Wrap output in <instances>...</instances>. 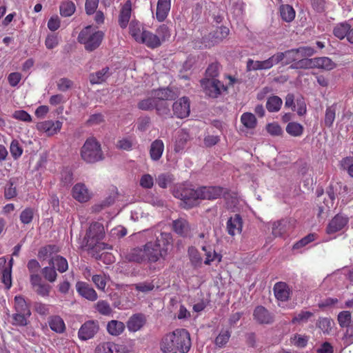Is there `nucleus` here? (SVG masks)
<instances>
[{
    "label": "nucleus",
    "instance_id": "nucleus-1",
    "mask_svg": "<svg viewBox=\"0 0 353 353\" xmlns=\"http://www.w3.org/2000/svg\"><path fill=\"white\" fill-rule=\"evenodd\" d=\"M190 347V335L185 329H176L165 334L160 343L163 353H187Z\"/></svg>",
    "mask_w": 353,
    "mask_h": 353
},
{
    "label": "nucleus",
    "instance_id": "nucleus-2",
    "mask_svg": "<svg viewBox=\"0 0 353 353\" xmlns=\"http://www.w3.org/2000/svg\"><path fill=\"white\" fill-rule=\"evenodd\" d=\"M155 236L154 241H149L143 245L146 261L150 263L165 260L169 247L173 242L172 236L169 232H160Z\"/></svg>",
    "mask_w": 353,
    "mask_h": 353
},
{
    "label": "nucleus",
    "instance_id": "nucleus-3",
    "mask_svg": "<svg viewBox=\"0 0 353 353\" xmlns=\"http://www.w3.org/2000/svg\"><path fill=\"white\" fill-rule=\"evenodd\" d=\"M173 196L181 201L180 206L189 210L199 205L201 201L199 188L192 185L180 184L172 191Z\"/></svg>",
    "mask_w": 353,
    "mask_h": 353
},
{
    "label": "nucleus",
    "instance_id": "nucleus-4",
    "mask_svg": "<svg viewBox=\"0 0 353 353\" xmlns=\"http://www.w3.org/2000/svg\"><path fill=\"white\" fill-rule=\"evenodd\" d=\"M105 235L104 228L102 223L94 222L92 223L85 237L86 240V246L88 249L95 251L109 249L108 244L101 243Z\"/></svg>",
    "mask_w": 353,
    "mask_h": 353
},
{
    "label": "nucleus",
    "instance_id": "nucleus-5",
    "mask_svg": "<svg viewBox=\"0 0 353 353\" xmlns=\"http://www.w3.org/2000/svg\"><path fill=\"white\" fill-rule=\"evenodd\" d=\"M104 33L100 30H94L91 26H88L83 28L78 36V41L84 45L85 49L88 52H92L99 47Z\"/></svg>",
    "mask_w": 353,
    "mask_h": 353
},
{
    "label": "nucleus",
    "instance_id": "nucleus-6",
    "mask_svg": "<svg viewBox=\"0 0 353 353\" xmlns=\"http://www.w3.org/2000/svg\"><path fill=\"white\" fill-rule=\"evenodd\" d=\"M81 157L88 163H94L103 159L101 144L94 137L86 139L81 150Z\"/></svg>",
    "mask_w": 353,
    "mask_h": 353
},
{
    "label": "nucleus",
    "instance_id": "nucleus-7",
    "mask_svg": "<svg viewBox=\"0 0 353 353\" xmlns=\"http://www.w3.org/2000/svg\"><path fill=\"white\" fill-rule=\"evenodd\" d=\"M201 85L205 94L213 99L218 98L228 88V85H225L216 79L204 78L201 80Z\"/></svg>",
    "mask_w": 353,
    "mask_h": 353
},
{
    "label": "nucleus",
    "instance_id": "nucleus-8",
    "mask_svg": "<svg viewBox=\"0 0 353 353\" xmlns=\"http://www.w3.org/2000/svg\"><path fill=\"white\" fill-rule=\"evenodd\" d=\"M99 331V323L97 320H89L81 325L78 332V336L81 341L94 338Z\"/></svg>",
    "mask_w": 353,
    "mask_h": 353
},
{
    "label": "nucleus",
    "instance_id": "nucleus-9",
    "mask_svg": "<svg viewBox=\"0 0 353 353\" xmlns=\"http://www.w3.org/2000/svg\"><path fill=\"white\" fill-rule=\"evenodd\" d=\"M174 114L180 119H183L190 114V100L186 97H183L176 101L172 105Z\"/></svg>",
    "mask_w": 353,
    "mask_h": 353
},
{
    "label": "nucleus",
    "instance_id": "nucleus-10",
    "mask_svg": "<svg viewBox=\"0 0 353 353\" xmlns=\"http://www.w3.org/2000/svg\"><path fill=\"white\" fill-rule=\"evenodd\" d=\"M199 190L201 200L216 199L226 193V190L220 186H201Z\"/></svg>",
    "mask_w": 353,
    "mask_h": 353
},
{
    "label": "nucleus",
    "instance_id": "nucleus-11",
    "mask_svg": "<svg viewBox=\"0 0 353 353\" xmlns=\"http://www.w3.org/2000/svg\"><path fill=\"white\" fill-rule=\"evenodd\" d=\"M254 319L259 324H271L274 321V315L265 307L259 305L253 312Z\"/></svg>",
    "mask_w": 353,
    "mask_h": 353
},
{
    "label": "nucleus",
    "instance_id": "nucleus-12",
    "mask_svg": "<svg viewBox=\"0 0 353 353\" xmlns=\"http://www.w3.org/2000/svg\"><path fill=\"white\" fill-rule=\"evenodd\" d=\"M347 217L338 214L329 222L326 228V232L329 234L336 233L341 230L347 224Z\"/></svg>",
    "mask_w": 353,
    "mask_h": 353
},
{
    "label": "nucleus",
    "instance_id": "nucleus-13",
    "mask_svg": "<svg viewBox=\"0 0 353 353\" xmlns=\"http://www.w3.org/2000/svg\"><path fill=\"white\" fill-rule=\"evenodd\" d=\"M62 122L59 121L48 120L37 124L38 130L45 132L48 136H52L60 131Z\"/></svg>",
    "mask_w": 353,
    "mask_h": 353
},
{
    "label": "nucleus",
    "instance_id": "nucleus-14",
    "mask_svg": "<svg viewBox=\"0 0 353 353\" xmlns=\"http://www.w3.org/2000/svg\"><path fill=\"white\" fill-rule=\"evenodd\" d=\"M73 198L80 203H85L91 199V194L85 184L77 183L72 190Z\"/></svg>",
    "mask_w": 353,
    "mask_h": 353
},
{
    "label": "nucleus",
    "instance_id": "nucleus-15",
    "mask_svg": "<svg viewBox=\"0 0 353 353\" xmlns=\"http://www.w3.org/2000/svg\"><path fill=\"white\" fill-rule=\"evenodd\" d=\"M76 289L77 292L82 297L90 301H94L98 298L96 291L92 287H90L89 284L85 282H77L76 283Z\"/></svg>",
    "mask_w": 353,
    "mask_h": 353
},
{
    "label": "nucleus",
    "instance_id": "nucleus-16",
    "mask_svg": "<svg viewBox=\"0 0 353 353\" xmlns=\"http://www.w3.org/2000/svg\"><path fill=\"white\" fill-rule=\"evenodd\" d=\"M146 319L143 314L139 313L131 316L126 323L130 332H135L140 330L145 324Z\"/></svg>",
    "mask_w": 353,
    "mask_h": 353
},
{
    "label": "nucleus",
    "instance_id": "nucleus-17",
    "mask_svg": "<svg viewBox=\"0 0 353 353\" xmlns=\"http://www.w3.org/2000/svg\"><path fill=\"white\" fill-rule=\"evenodd\" d=\"M243 221L239 214H235L231 216L227 221V231L230 236H234L240 234L242 231Z\"/></svg>",
    "mask_w": 353,
    "mask_h": 353
},
{
    "label": "nucleus",
    "instance_id": "nucleus-18",
    "mask_svg": "<svg viewBox=\"0 0 353 353\" xmlns=\"http://www.w3.org/2000/svg\"><path fill=\"white\" fill-rule=\"evenodd\" d=\"M172 230L178 235L187 237L190 233V225L188 221L183 218H179L172 221Z\"/></svg>",
    "mask_w": 353,
    "mask_h": 353
},
{
    "label": "nucleus",
    "instance_id": "nucleus-19",
    "mask_svg": "<svg viewBox=\"0 0 353 353\" xmlns=\"http://www.w3.org/2000/svg\"><path fill=\"white\" fill-rule=\"evenodd\" d=\"M132 12V1L128 0L121 7V9L119 15V25L123 29L125 28L128 23L131 17Z\"/></svg>",
    "mask_w": 353,
    "mask_h": 353
},
{
    "label": "nucleus",
    "instance_id": "nucleus-20",
    "mask_svg": "<svg viewBox=\"0 0 353 353\" xmlns=\"http://www.w3.org/2000/svg\"><path fill=\"white\" fill-rule=\"evenodd\" d=\"M145 43L150 48H156L161 46V42L157 34H154L147 30H142L141 39L138 41Z\"/></svg>",
    "mask_w": 353,
    "mask_h": 353
},
{
    "label": "nucleus",
    "instance_id": "nucleus-21",
    "mask_svg": "<svg viewBox=\"0 0 353 353\" xmlns=\"http://www.w3.org/2000/svg\"><path fill=\"white\" fill-rule=\"evenodd\" d=\"M170 0H158L157 6L156 18L159 21L162 22L165 21L170 10Z\"/></svg>",
    "mask_w": 353,
    "mask_h": 353
},
{
    "label": "nucleus",
    "instance_id": "nucleus-22",
    "mask_svg": "<svg viewBox=\"0 0 353 353\" xmlns=\"http://www.w3.org/2000/svg\"><path fill=\"white\" fill-rule=\"evenodd\" d=\"M125 259L129 262L142 263L146 261L144 247L131 249L126 253Z\"/></svg>",
    "mask_w": 353,
    "mask_h": 353
},
{
    "label": "nucleus",
    "instance_id": "nucleus-23",
    "mask_svg": "<svg viewBox=\"0 0 353 353\" xmlns=\"http://www.w3.org/2000/svg\"><path fill=\"white\" fill-rule=\"evenodd\" d=\"M125 324L118 320H111L108 322L106 330L108 333L113 336H118L121 335L125 330Z\"/></svg>",
    "mask_w": 353,
    "mask_h": 353
},
{
    "label": "nucleus",
    "instance_id": "nucleus-24",
    "mask_svg": "<svg viewBox=\"0 0 353 353\" xmlns=\"http://www.w3.org/2000/svg\"><path fill=\"white\" fill-rule=\"evenodd\" d=\"M274 293L275 297L281 301H285L288 300L290 291L288 285L284 282H278L274 286Z\"/></svg>",
    "mask_w": 353,
    "mask_h": 353
},
{
    "label": "nucleus",
    "instance_id": "nucleus-25",
    "mask_svg": "<svg viewBox=\"0 0 353 353\" xmlns=\"http://www.w3.org/2000/svg\"><path fill=\"white\" fill-rule=\"evenodd\" d=\"M164 150L163 142L160 139H156L150 145V154L154 161H158L162 156Z\"/></svg>",
    "mask_w": 353,
    "mask_h": 353
},
{
    "label": "nucleus",
    "instance_id": "nucleus-26",
    "mask_svg": "<svg viewBox=\"0 0 353 353\" xmlns=\"http://www.w3.org/2000/svg\"><path fill=\"white\" fill-rule=\"evenodd\" d=\"M48 324L50 329L57 333H63L65 330V325L62 318L59 316H52L48 319Z\"/></svg>",
    "mask_w": 353,
    "mask_h": 353
},
{
    "label": "nucleus",
    "instance_id": "nucleus-27",
    "mask_svg": "<svg viewBox=\"0 0 353 353\" xmlns=\"http://www.w3.org/2000/svg\"><path fill=\"white\" fill-rule=\"evenodd\" d=\"M109 75V68L105 67L101 70L91 73L89 76V80L92 85L99 84L104 82Z\"/></svg>",
    "mask_w": 353,
    "mask_h": 353
},
{
    "label": "nucleus",
    "instance_id": "nucleus-28",
    "mask_svg": "<svg viewBox=\"0 0 353 353\" xmlns=\"http://www.w3.org/2000/svg\"><path fill=\"white\" fill-rule=\"evenodd\" d=\"M314 67L326 70H331L336 67V63L326 57L313 58Z\"/></svg>",
    "mask_w": 353,
    "mask_h": 353
},
{
    "label": "nucleus",
    "instance_id": "nucleus-29",
    "mask_svg": "<svg viewBox=\"0 0 353 353\" xmlns=\"http://www.w3.org/2000/svg\"><path fill=\"white\" fill-rule=\"evenodd\" d=\"M49 265H52L54 268H56L61 273L66 272L68 269L67 260L59 255L52 257L49 261Z\"/></svg>",
    "mask_w": 353,
    "mask_h": 353
},
{
    "label": "nucleus",
    "instance_id": "nucleus-30",
    "mask_svg": "<svg viewBox=\"0 0 353 353\" xmlns=\"http://www.w3.org/2000/svg\"><path fill=\"white\" fill-rule=\"evenodd\" d=\"M276 55L280 56L279 63L283 62V65H288L292 62L295 63L299 57L296 52L295 48L285 51L284 52H277Z\"/></svg>",
    "mask_w": 353,
    "mask_h": 353
},
{
    "label": "nucleus",
    "instance_id": "nucleus-31",
    "mask_svg": "<svg viewBox=\"0 0 353 353\" xmlns=\"http://www.w3.org/2000/svg\"><path fill=\"white\" fill-rule=\"evenodd\" d=\"M176 94L170 88H161L154 92V97L158 100L166 101L168 100H173L176 98Z\"/></svg>",
    "mask_w": 353,
    "mask_h": 353
},
{
    "label": "nucleus",
    "instance_id": "nucleus-32",
    "mask_svg": "<svg viewBox=\"0 0 353 353\" xmlns=\"http://www.w3.org/2000/svg\"><path fill=\"white\" fill-rule=\"evenodd\" d=\"M14 309L16 312L24 313L28 316L31 315L30 307L23 296L18 295L14 297Z\"/></svg>",
    "mask_w": 353,
    "mask_h": 353
},
{
    "label": "nucleus",
    "instance_id": "nucleus-33",
    "mask_svg": "<svg viewBox=\"0 0 353 353\" xmlns=\"http://www.w3.org/2000/svg\"><path fill=\"white\" fill-rule=\"evenodd\" d=\"M283 104L282 99L278 96H271L268 98L266 108L270 112H279Z\"/></svg>",
    "mask_w": 353,
    "mask_h": 353
},
{
    "label": "nucleus",
    "instance_id": "nucleus-34",
    "mask_svg": "<svg viewBox=\"0 0 353 353\" xmlns=\"http://www.w3.org/2000/svg\"><path fill=\"white\" fill-rule=\"evenodd\" d=\"M303 126L296 122H289L285 128L288 134L295 137L301 136L303 133Z\"/></svg>",
    "mask_w": 353,
    "mask_h": 353
},
{
    "label": "nucleus",
    "instance_id": "nucleus-35",
    "mask_svg": "<svg viewBox=\"0 0 353 353\" xmlns=\"http://www.w3.org/2000/svg\"><path fill=\"white\" fill-rule=\"evenodd\" d=\"M350 28V26L347 23H339L334 27L333 34L338 39H343L347 37Z\"/></svg>",
    "mask_w": 353,
    "mask_h": 353
},
{
    "label": "nucleus",
    "instance_id": "nucleus-36",
    "mask_svg": "<svg viewBox=\"0 0 353 353\" xmlns=\"http://www.w3.org/2000/svg\"><path fill=\"white\" fill-rule=\"evenodd\" d=\"M280 13L281 18L287 21L290 22L295 17V11L292 6L290 5H283L280 8Z\"/></svg>",
    "mask_w": 353,
    "mask_h": 353
},
{
    "label": "nucleus",
    "instance_id": "nucleus-37",
    "mask_svg": "<svg viewBox=\"0 0 353 353\" xmlns=\"http://www.w3.org/2000/svg\"><path fill=\"white\" fill-rule=\"evenodd\" d=\"M94 308L100 314L103 316H110L113 312L109 303L104 300L99 301L94 305Z\"/></svg>",
    "mask_w": 353,
    "mask_h": 353
},
{
    "label": "nucleus",
    "instance_id": "nucleus-38",
    "mask_svg": "<svg viewBox=\"0 0 353 353\" xmlns=\"http://www.w3.org/2000/svg\"><path fill=\"white\" fill-rule=\"evenodd\" d=\"M336 105L333 104L326 108L324 123L325 125L330 128L332 126V124L334 121L336 117Z\"/></svg>",
    "mask_w": 353,
    "mask_h": 353
},
{
    "label": "nucleus",
    "instance_id": "nucleus-39",
    "mask_svg": "<svg viewBox=\"0 0 353 353\" xmlns=\"http://www.w3.org/2000/svg\"><path fill=\"white\" fill-rule=\"evenodd\" d=\"M241 121L248 129H253L256 125V119L254 114L250 112L243 113L241 117Z\"/></svg>",
    "mask_w": 353,
    "mask_h": 353
},
{
    "label": "nucleus",
    "instance_id": "nucleus-40",
    "mask_svg": "<svg viewBox=\"0 0 353 353\" xmlns=\"http://www.w3.org/2000/svg\"><path fill=\"white\" fill-rule=\"evenodd\" d=\"M313 59L301 58L290 65L292 69H310L314 68Z\"/></svg>",
    "mask_w": 353,
    "mask_h": 353
},
{
    "label": "nucleus",
    "instance_id": "nucleus-41",
    "mask_svg": "<svg viewBox=\"0 0 353 353\" xmlns=\"http://www.w3.org/2000/svg\"><path fill=\"white\" fill-rule=\"evenodd\" d=\"M60 14L63 17H70L76 10L74 3L71 1L63 2L60 6Z\"/></svg>",
    "mask_w": 353,
    "mask_h": 353
},
{
    "label": "nucleus",
    "instance_id": "nucleus-42",
    "mask_svg": "<svg viewBox=\"0 0 353 353\" xmlns=\"http://www.w3.org/2000/svg\"><path fill=\"white\" fill-rule=\"evenodd\" d=\"M231 336V332L228 330H222L214 340V343L219 347H224Z\"/></svg>",
    "mask_w": 353,
    "mask_h": 353
},
{
    "label": "nucleus",
    "instance_id": "nucleus-43",
    "mask_svg": "<svg viewBox=\"0 0 353 353\" xmlns=\"http://www.w3.org/2000/svg\"><path fill=\"white\" fill-rule=\"evenodd\" d=\"M287 221L281 220L274 222L272 227V233L274 236H281L286 232Z\"/></svg>",
    "mask_w": 353,
    "mask_h": 353
},
{
    "label": "nucleus",
    "instance_id": "nucleus-44",
    "mask_svg": "<svg viewBox=\"0 0 353 353\" xmlns=\"http://www.w3.org/2000/svg\"><path fill=\"white\" fill-rule=\"evenodd\" d=\"M141 27V23L137 21H132L129 26L130 34L137 42L141 39L142 36Z\"/></svg>",
    "mask_w": 353,
    "mask_h": 353
},
{
    "label": "nucleus",
    "instance_id": "nucleus-45",
    "mask_svg": "<svg viewBox=\"0 0 353 353\" xmlns=\"http://www.w3.org/2000/svg\"><path fill=\"white\" fill-rule=\"evenodd\" d=\"M154 108L160 116H168L170 113L168 103L162 100H156Z\"/></svg>",
    "mask_w": 353,
    "mask_h": 353
},
{
    "label": "nucleus",
    "instance_id": "nucleus-46",
    "mask_svg": "<svg viewBox=\"0 0 353 353\" xmlns=\"http://www.w3.org/2000/svg\"><path fill=\"white\" fill-rule=\"evenodd\" d=\"M116 350V344L112 342H105L97 345L95 353H114Z\"/></svg>",
    "mask_w": 353,
    "mask_h": 353
},
{
    "label": "nucleus",
    "instance_id": "nucleus-47",
    "mask_svg": "<svg viewBox=\"0 0 353 353\" xmlns=\"http://www.w3.org/2000/svg\"><path fill=\"white\" fill-rule=\"evenodd\" d=\"M325 194L327 197L324 198L323 203L325 205V206L329 209L333 207L334 201L335 200V192L333 185H330L326 188Z\"/></svg>",
    "mask_w": 353,
    "mask_h": 353
},
{
    "label": "nucleus",
    "instance_id": "nucleus-48",
    "mask_svg": "<svg viewBox=\"0 0 353 353\" xmlns=\"http://www.w3.org/2000/svg\"><path fill=\"white\" fill-rule=\"evenodd\" d=\"M41 272L45 279L49 282L53 283L56 281L57 274L56 272L55 268L52 265L43 268L41 270Z\"/></svg>",
    "mask_w": 353,
    "mask_h": 353
},
{
    "label": "nucleus",
    "instance_id": "nucleus-49",
    "mask_svg": "<svg viewBox=\"0 0 353 353\" xmlns=\"http://www.w3.org/2000/svg\"><path fill=\"white\" fill-rule=\"evenodd\" d=\"M340 167L346 170L348 174L353 178V157H347L340 161Z\"/></svg>",
    "mask_w": 353,
    "mask_h": 353
},
{
    "label": "nucleus",
    "instance_id": "nucleus-50",
    "mask_svg": "<svg viewBox=\"0 0 353 353\" xmlns=\"http://www.w3.org/2000/svg\"><path fill=\"white\" fill-rule=\"evenodd\" d=\"M339 324L342 327H345L352 323V316L349 311H342L338 314Z\"/></svg>",
    "mask_w": 353,
    "mask_h": 353
},
{
    "label": "nucleus",
    "instance_id": "nucleus-51",
    "mask_svg": "<svg viewBox=\"0 0 353 353\" xmlns=\"http://www.w3.org/2000/svg\"><path fill=\"white\" fill-rule=\"evenodd\" d=\"M30 316L24 313L16 312L12 315V325L16 326H26L28 324L27 318Z\"/></svg>",
    "mask_w": 353,
    "mask_h": 353
},
{
    "label": "nucleus",
    "instance_id": "nucleus-52",
    "mask_svg": "<svg viewBox=\"0 0 353 353\" xmlns=\"http://www.w3.org/2000/svg\"><path fill=\"white\" fill-rule=\"evenodd\" d=\"M313 313L309 311H301L300 313L295 314L292 319V323H306L310 318L313 316Z\"/></svg>",
    "mask_w": 353,
    "mask_h": 353
},
{
    "label": "nucleus",
    "instance_id": "nucleus-53",
    "mask_svg": "<svg viewBox=\"0 0 353 353\" xmlns=\"http://www.w3.org/2000/svg\"><path fill=\"white\" fill-rule=\"evenodd\" d=\"M295 50L298 54L299 59L312 57L316 52L314 48L310 46H301L298 48H295Z\"/></svg>",
    "mask_w": 353,
    "mask_h": 353
},
{
    "label": "nucleus",
    "instance_id": "nucleus-54",
    "mask_svg": "<svg viewBox=\"0 0 353 353\" xmlns=\"http://www.w3.org/2000/svg\"><path fill=\"white\" fill-rule=\"evenodd\" d=\"M34 210L32 208H26L20 214V221L23 224H29L34 217Z\"/></svg>",
    "mask_w": 353,
    "mask_h": 353
},
{
    "label": "nucleus",
    "instance_id": "nucleus-55",
    "mask_svg": "<svg viewBox=\"0 0 353 353\" xmlns=\"http://www.w3.org/2000/svg\"><path fill=\"white\" fill-rule=\"evenodd\" d=\"M61 182L65 185L68 186L73 182V173L72 170L68 168H64L61 173Z\"/></svg>",
    "mask_w": 353,
    "mask_h": 353
},
{
    "label": "nucleus",
    "instance_id": "nucleus-56",
    "mask_svg": "<svg viewBox=\"0 0 353 353\" xmlns=\"http://www.w3.org/2000/svg\"><path fill=\"white\" fill-rule=\"evenodd\" d=\"M316 326L324 333H329L332 329V321L329 318H319L316 322Z\"/></svg>",
    "mask_w": 353,
    "mask_h": 353
},
{
    "label": "nucleus",
    "instance_id": "nucleus-57",
    "mask_svg": "<svg viewBox=\"0 0 353 353\" xmlns=\"http://www.w3.org/2000/svg\"><path fill=\"white\" fill-rule=\"evenodd\" d=\"M157 99L148 98L139 102L137 106L142 110H152L154 108Z\"/></svg>",
    "mask_w": 353,
    "mask_h": 353
},
{
    "label": "nucleus",
    "instance_id": "nucleus-58",
    "mask_svg": "<svg viewBox=\"0 0 353 353\" xmlns=\"http://www.w3.org/2000/svg\"><path fill=\"white\" fill-rule=\"evenodd\" d=\"M281 55L273 54L266 60L261 61L262 70H268L279 63Z\"/></svg>",
    "mask_w": 353,
    "mask_h": 353
},
{
    "label": "nucleus",
    "instance_id": "nucleus-59",
    "mask_svg": "<svg viewBox=\"0 0 353 353\" xmlns=\"http://www.w3.org/2000/svg\"><path fill=\"white\" fill-rule=\"evenodd\" d=\"M12 269L5 268L2 271L1 281L5 285L7 290L12 286Z\"/></svg>",
    "mask_w": 353,
    "mask_h": 353
},
{
    "label": "nucleus",
    "instance_id": "nucleus-60",
    "mask_svg": "<svg viewBox=\"0 0 353 353\" xmlns=\"http://www.w3.org/2000/svg\"><path fill=\"white\" fill-rule=\"evenodd\" d=\"M74 83L68 78H61L57 83V88L59 91L66 92L73 87Z\"/></svg>",
    "mask_w": 353,
    "mask_h": 353
},
{
    "label": "nucleus",
    "instance_id": "nucleus-61",
    "mask_svg": "<svg viewBox=\"0 0 353 353\" xmlns=\"http://www.w3.org/2000/svg\"><path fill=\"white\" fill-rule=\"evenodd\" d=\"M188 140V135L185 133H181L177 140L176 141V143L174 145V151L176 152H180L184 149V147Z\"/></svg>",
    "mask_w": 353,
    "mask_h": 353
},
{
    "label": "nucleus",
    "instance_id": "nucleus-62",
    "mask_svg": "<svg viewBox=\"0 0 353 353\" xmlns=\"http://www.w3.org/2000/svg\"><path fill=\"white\" fill-rule=\"evenodd\" d=\"M315 234L311 233L302 238L300 241H297L293 245V249L296 250L303 248L307 245L309 243L312 242L315 239Z\"/></svg>",
    "mask_w": 353,
    "mask_h": 353
},
{
    "label": "nucleus",
    "instance_id": "nucleus-63",
    "mask_svg": "<svg viewBox=\"0 0 353 353\" xmlns=\"http://www.w3.org/2000/svg\"><path fill=\"white\" fill-rule=\"evenodd\" d=\"M133 146V141L131 138H123L117 141V147L120 150H131Z\"/></svg>",
    "mask_w": 353,
    "mask_h": 353
},
{
    "label": "nucleus",
    "instance_id": "nucleus-64",
    "mask_svg": "<svg viewBox=\"0 0 353 353\" xmlns=\"http://www.w3.org/2000/svg\"><path fill=\"white\" fill-rule=\"evenodd\" d=\"M157 33L161 40V42L165 41L170 37L169 28L165 24L160 26L157 30Z\"/></svg>",
    "mask_w": 353,
    "mask_h": 353
}]
</instances>
